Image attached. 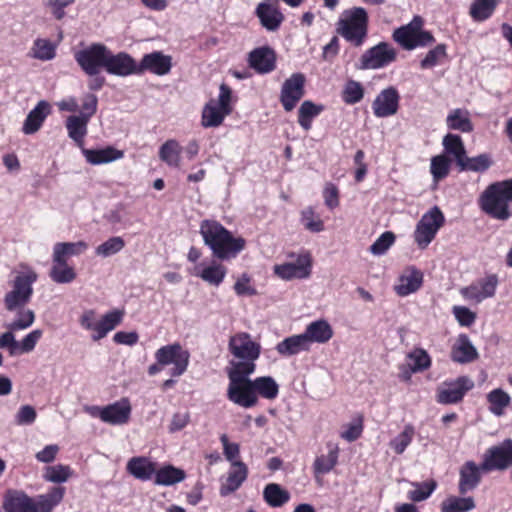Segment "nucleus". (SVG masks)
I'll return each instance as SVG.
<instances>
[{"instance_id": "nucleus-1", "label": "nucleus", "mask_w": 512, "mask_h": 512, "mask_svg": "<svg viewBox=\"0 0 512 512\" xmlns=\"http://www.w3.org/2000/svg\"><path fill=\"white\" fill-rule=\"evenodd\" d=\"M200 234L212 255L221 261L235 258L246 245L242 237H234L220 222L205 219L200 223Z\"/></svg>"}, {"instance_id": "nucleus-2", "label": "nucleus", "mask_w": 512, "mask_h": 512, "mask_svg": "<svg viewBox=\"0 0 512 512\" xmlns=\"http://www.w3.org/2000/svg\"><path fill=\"white\" fill-rule=\"evenodd\" d=\"M65 493V487L53 486L34 499L23 491H10L5 496L3 508L6 512H52L63 501Z\"/></svg>"}, {"instance_id": "nucleus-3", "label": "nucleus", "mask_w": 512, "mask_h": 512, "mask_svg": "<svg viewBox=\"0 0 512 512\" xmlns=\"http://www.w3.org/2000/svg\"><path fill=\"white\" fill-rule=\"evenodd\" d=\"M512 179L491 183L482 192L479 205L493 219L506 221L512 217Z\"/></svg>"}, {"instance_id": "nucleus-4", "label": "nucleus", "mask_w": 512, "mask_h": 512, "mask_svg": "<svg viewBox=\"0 0 512 512\" xmlns=\"http://www.w3.org/2000/svg\"><path fill=\"white\" fill-rule=\"evenodd\" d=\"M88 249L85 241L57 242L53 246L52 266L49 271L50 279L57 284L73 282L77 273L73 266L68 264L69 258L79 256Z\"/></svg>"}, {"instance_id": "nucleus-5", "label": "nucleus", "mask_w": 512, "mask_h": 512, "mask_svg": "<svg viewBox=\"0 0 512 512\" xmlns=\"http://www.w3.org/2000/svg\"><path fill=\"white\" fill-rule=\"evenodd\" d=\"M369 16L362 7L345 10L336 23V32L348 43L360 47L368 36Z\"/></svg>"}, {"instance_id": "nucleus-6", "label": "nucleus", "mask_w": 512, "mask_h": 512, "mask_svg": "<svg viewBox=\"0 0 512 512\" xmlns=\"http://www.w3.org/2000/svg\"><path fill=\"white\" fill-rule=\"evenodd\" d=\"M424 20L416 15L406 25H402L393 31L392 39L404 50L411 51L416 48H425L435 43L433 34L423 29Z\"/></svg>"}, {"instance_id": "nucleus-7", "label": "nucleus", "mask_w": 512, "mask_h": 512, "mask_svg": "<svg viewBox=\"0 0 512 512\" xmlns=\"http://www.w3.org/2000/svg\"><path fill=\"white\" fill-rule=\"evenodd\" d=\"M279 394V385L271 376H260L248 382L239 396L233 402L243 408H252L259 402V396L274 400Z\"/></svg>"}, {"instance_id": "nucleus-8", "label": "nucleus", "mask_w": 512, "mask_h": 512, "mask_svg": "<svg viewBox=\"0 0 512 512\" xmlns=\"http://www.w3.org/2000/svg\"><path fill=\"white\" fill-rule=\"evenodd\" d=\"M123 316V311L115 309L97 319L95 310L89 309L83 312L79 323L83 329L91 332L93 341H99L121 324Z\"/></svg>"}, {"instance_id": "nucleus-9", "label": "nucleus", "mask_w": 512, "mask_h": 512, "mask_svg": "<svg viewBox=\"0 0 512 512\" xmlns=\"http://www.w3.org/2000/svg\"><path fill=\"white\" fill-rule=\"evenodd\" d=\"M240 361L231 360L227 368V376L229 384L227 388V398L234 402L243 389L252 379L249 378L255 372L256 360L239 359Z\"/></svg>"}, {"instance_id": "nucleus-10", "label": "nucleus", "mask_w": 512, "mask_h": 512, "mask_svg": "<svg viewBox=\"0 0 512 512\" xmlns=\"http://www.w3.org/2000/svg\"><path fill=\"white\" fill-rule=\"evenodd\" d=\"M445 217L438 206L432 207L419 220L414 231V241L420 249H426L444 225Z\"/></svg>"}, {"instance_id": "nucleus-11", "label": "nucleus", "mask_w": 512, "mask_h": 512, "mask_svg": "<svg viewBox=\"0 0 512 512\" xmlns=\"http://www.w3.org/2000/svg\"><path fill=\"white\" fill-rule=\"evenodd\" d=\"M108 48L102 43H93L87 48L74 53V59L82 71L88 76L99 74L105 69Z\"/></svg>"}, {"instance_id": "nucleus-12", "label": "nucleus", "mask_w": 512, "mask_h": 512, "mask_svg": "<svg viewBox=\"0 0 512 512\" xmlns=\"http://www.w3.org/2000/svg\"><path fill=\"white\" fill-rule=\"evenodd\" d=\"M512 466V438L490 446L482 455L484 472L505 471Z\"/></svg>"}, {"instance_id": "nucleus-13", "label": "nucleus", "mask_w": 512, "mask_h": 512, "mask_svg": "<svg viewBox=\"0 0 512 512\" xmlns=\"http://www.w3.org/2000/svg\"><path fill=\"white\" fill-rule=\"evenodd\" d=\"M155 359L164 366L173 364L170 374L173 377H178L187 370L190 353L179 343H173L160 347L155 352Z\"/></svg>"}, {"instance_id": "nucleus-14", "label": "nucleus", "mask_w": 512, "mask_h": 512, "mask_svg": "<svg viewBox=\"0 0 512 512\" xmlns=\"http://www.w3.org/2000/svg\"><path fill=\"white\" fill-rule=\"evenodd\" d=\"M397 59V51L388 42H379L375 46L367 49L360 57V68L380 69L387 67Z\"/></svg>"}, {"instance_id": "nucleus-15", "label": "nucleus", "mask_w": 512, "mask_h": 512, "mask_svg": "<svg viewBox=\"0 0 512 512\" xmlns=\"http://www.w3.org/2000/svg\"><path fill=\"white\" fill-rule=\"evenodd\" d=\"M131 412V403L124 397L104 407H93L91 415L110 425H124L130 421Z\"/></svg>"}, {"instance_id": "nucleus-16", "label": "nucleus", "mask_w": 512, "mask_h": 512, "mask_svg": "<svg viewBox=\"0 0 512 512\" xmlns=\"http://www.w3.org/2000/svg\"><path fill=\"white\" fill-rule=\"evenodd\" d=\"M474 383L467 376H460L455 380L444 381L436 390V401L439 404H457L463 400Z\"/></svg>"}, {"instance_id": "nucleus-17", "label": "nucleus", "mask_w": 512, "mask_h": 512, "mask_svg": "<svg viewBox=\"0 0 512 512\" xmlns=\"http://www.w3.org/2000/svg\"><path fill=\"white\" fill-rule=\"evenodd\" d=\"M306 77L303 73H293L281 87L280 103L286 112H291L305 95Z\"/></svg>"}, {"instance_id": "nucleus-18", "label": "nucleus", "mask_w": 512, "mask_h": 512, "mask_svg": "<svg viewBox=\"0 0 512 512\" xmlns=\"http://www.w3.org/2000/svg\"><path fill=\"white\" fill-rule=\"evenodd\" d=\"M312 257L305 252L297 256L296 262H287L274 266V274L283 280L305 279L311 274Z\"/></svg>"}, {"instance_id": "nucleus-19", "label": "nucleus", "mask_w": 512, "mask_h": 512, "mask_svg": "<svg viewBox=\"0 0 512 512\" xmlns=\"http://www.w3.org/2000/svg\"><path fill=\"white\" fill-rule=\"evenodd\" d=\"M228 349L237 359L257 360L261 353L259 343L251 339L250 334L239 332L229 339Z\"/></svg>"}, {"instance_id": "nucleus-20", "label": "nucleus", "mask_w": 512, "mask_h": 512, "mask_svg": "<svg viewBox=\"0 0 512 512\" xmlns=\"http://www.w3.org/2000/svg\"><path fill=\"white\" fill-rule=\"evenodd\" d=\"M400 94L394 86L383 89L372 102V111L377 118H387L399 110Z\"/></svg>"}, {"instance_id": "nucleus-21", "label": "nucleus", "mask_w": 512, "mask_h": 512, "mask_svg": "<svg viewBox=\"0 0 512 512\" xmlns=\"http://www.w3.org/2000/svg\"><path fill=\"white\" fill-rule=\"evenodd\" d=\"M138 63L127 52H118L113 54L108 49L106 58L105 71L108 74L126 77L130 75H138Z\"/></svg>"}, {"instance_id": "nucleus-22", "label": "nucleus", "mask_w": 512, "mask_h": 512, "mask_svg": "<svg viewBox=\"0 0 512 512\" xmlns=\"http://www.w3.org/2000/svg\"><path fill=\"white\" fill-rule=\"evenodd\" d=\"M32 282L24 275L17 276L13 289L5 295L4 304L7 310L13 311L18 307L24 306L32 295Z\"/></svg>"}, {"instance_id": "nucleus-23", "label": "nucleus", "mask_w": 512, "mask_h": 512, "mask_svg": "<svg viewBox=\"0 0 512 512\" xmlns=\"http://www.w3.org/2000/svg\"><path fill=\"white\" fill-rule=\"evenodd\" d=\"M483 472L482 462L478 465L472 460L466 461L459 469V494L464 496L476 489L481 483Z\"/></svg>"}, {"instance_id": "nucleus-24", "label": "nucleus", "mask_w": 512, "mask_h": 512, "mask_svg": "<svg viewBox=\"0 0 512 512\" xmlns=\"http://www.w3.org/2000/svg\"><path fill=\"white\" fill-rule=\"evenodd\" d=\"M138 65V75L150 72L155 75H166L172 68L171 56L164 55L161 51H153L145 54Z\"/></svg>"}, {"instance_id": "nucleus-25", "label": "nucleus", "mask_w": 512, "mask_h": 512, "mask_svg": "<svg viewBox=\"0 0 512 512\" xmlns=\"http://www.w3.org/2000/svg\"><path fill=\"white\" fill-rule=\"evenodd\" d=\"M498 285V277L495 274L488 275L479 280L476 284H471L461 290L462 296L477 303L486 298L493 297Z\"/></svg>"}, {"instance_id": "nucleus-26", "label": "nucleus", "mask_w": 512, "mask_h": 512, "mask_svg": "<svg viewBox=\"0 0 512 512\" xmlns=\"http://www.w3.org/2000/svg\"><path fill=\"white\" fill-rule=\"evenodd\" d=\"M423 280L424 275L420 269L413 265L407 266L398 277L394 290L400 297L408 296L421 288Z\"/></svg>"}, {"instance_id": "nucleus-27", "label": "nucleus", "mask_w": 512, "mask_h": 512, "mask_svg": "<svg viewBox=\"0 0 512 512\" xmlns=\"http://www.w3.org/2000/svg\"><path fill=\"white\" fill-rule=\"evenodd\" d=\"M248 64L259 74L270 73L276 67V53L269 46L255 48L248 55Z\"/></svg>"}, {"instance_id": "nucleus-28", "label": "nucleus", "mask_w": 512, "mask_h": 512, "mask_svg": "<svg viewBox=\"0 0 512 512\" xmlns=\"http://www.w3.org/2000/svg\"><path fill=\"white\" fill-rule=\"evenodd\" d=\"M247 476L248 468L244 462H232L228 477L225 483H223L220 487V495L225 497L238 490L242 483L247 479Z\"/></svg>"}, {"instance_id": "nucleus-29", "label": "nucleus", "mask_w": 512, "mask_h": 512, "mask_svg": "<svg viewBox=\"0 0 512 512\" xmlns=\"http://www.w3.org/2000/svg\"><path fill=\"white\" fill-rule=\"evenodd\" d=\"M479 358L477 349L466 334H460L451 350V359L456 363H471Z\"/></svg>"}, {"instance_id": "nucleus-30", "label": "nucleus", "mask_w": 512, "mask_h": 512, "mask_svg": "<svg viewBox=\"0 0 512 512\" xmlns=\"http://www.w3.org/2000/svg\"><path fill=\"white\" fill-rule=\"evenodd\" d=\"M50 113V104L41 100L37 105L28 113L22 127V131L26 135L36 133L43 125L45 119Z\"/></svg>"}, {"instance_id": "nucleus-31", "label": "nucleus", "mask_w": 512, "mask_h": 512, "mask_svg": "<svg viewBox=\"0 0 512 512\" xmlns=\"http://www.w3.org/2000/svg\"><path fill=\"white\" fill-rule=\"evenodd\" d=\"M303 334L310 346L311 343H327L333 337L334 332L326 320L320 319L308 324Z\"/></svg>"}, {"instance_id": "nucleus-32", "label": "nucleus", "mask_w": 512, "mask_h": 512, "mask_svg": "<svg viewBox=\"0 0 512 512\" xmlns=\"http://www.w3.org/2000/svg\"><path fill=\"white\" fill-rule=\"evenodd\" d=\"M256 15L261 25L269 31L277 30L284 21L282 12L270 3H259L256 8Z\"/></svg>"}, {"instance_id": "nucleus-33", "label": "nucleus", "mask_w": 512, "mask_h": 512, "mask_svg": "<svg viewBox=\"0 0 512 512\" xmlns=\"http://www.w3.org/2000/svg\"><path fill=\"white\" fill-rule=\"evenodd\" d=\"M82 153L85 156L86 161L92 165L110 163L124 157V152L122 150H118L112 146H107L103 149L82 148Z\"/></svg>"}, {"instance_id": "nucleus-34", "label": "nucleus", "mask_w": 512, "mask_h": 512, "mask_svg": "<svg viewBox=\"0 0 512 512\" xmlns=\"http://www.w3.org/2000/svg\"><path fill=\"white\" fill-rule=\"evenodd\" d=\"M198 266L195 267L194 275L200 277L204 282L218 287L225 279L227 274V268L213 260L209 265L198 270Z\"/></svg>"}, {"instance_id": "nucleus-35", "label": "nucleus", "mask_w": 512, "mask_h": 512, "mask_svg": "<svg viewBox=\"0 0 512 512\" xmlns=\"http://www.w3.org/2000/svg\"><path fill=\"white\" fill-rule=\"evenodd\" d=\"M309 350L310 346L303 333L287 337L276 345V351L284 357H289L302 351Z\"/></svg>"}, {"instance_id": "nucleus-36", "label": "nucleus", "mask_w": 512, "mask_h": 512, "mask_svg": "<svg viewBox=\"0 0 512 512\" xmlns=\"http://www.w3.org/2000/svg\"><path fill=\"white\" fill-rule=\"evenodd\" d=\"M156 463L145 457H133L127 464L128 472L142 481L150 480L156 473Z\"/></svg>"}, {"instance_id": "nucleus-37", "label": "nucleus", "mask_w": 512, "mask_h": 512, "mask_svg": "<svg viewBox=\"0 0 512 512\" xmlns=\"http://www.w3.org/2000/svg\"><path fill=\"white\" fill-rule=\"evenodd\" d=\"M446 125L448 129L462 133H471L474 130L469 112L460 108L453 109L448 113Z\"/></svg>"}, {"instance_id": "nucleus-38", "label": "nucleus", "mask_w": 512, "mask_h": 512, "mask_svg": "<svg viewBox=\"0 0 512 512\" xmlns=\"http://www.w3.org/2000/svg\"><path fill=\"white\" fill-rule=\"evenodd\" d=\"M182 147L175 139L165 141L159 149V158L169 167L179 168L181 166Z\"/></svg>"}, {"instance_id": "nucleus-39", "label": "nucleus", "mask_w": 512, "mask_h": 512, "mask_svg": "<svg viewBox=\"0 0 512 512\" xmlns=\"http://www.w3.org/2000/svg\"><path fill=\"white\" fill-rule=\"evenodd\" d=\"M327 455L317 456L313 463L315 477L323 476L331 472L338 463L339 448L336 445H328Z\"/></svg>"}, {"instance_id": "nucleus-40", "label": "nucleus", "mask_w": 512, "mask_h": 512, "mask_svg": "<svg viewBox=\"0 0 512 512\" xmlns=\"http://www.w3.org/2000/svg\"><path fill=\"white\" fill-rule=\"evenodd\" d=\"M323 111L322 104H316L311 100L303 101L298 109V124L303 130L309 131L312 128L313 120Z\"/></svg>"}, {"instance_id": "nucleus-41", "label": "nucleus", "mask_w": 512, "mask_h": 512, "mask_svg": "<svg viewBox=\"0 0 512 512\" xmlns=\"http://www.w3.org/2000/svg\"><path fill=\"white\" fill-rule=\"evenodd\" d=\"M88 122L89 120L81 115H72L66 120L68 135L80 148H83L84 138L87 134Z\"/></svg>"}, {"instance_id": "nucleus-42", "label": "nucleus", "mask_w": 512, "mask_h": 512, "mask_svg": "<svg viewBox=\"0 0 512 512\" xmlns=\"http://www.w3.org/2000/svg\"><path fill=\"white\" fill-rule=\"evenodd\" d=\"M492 164L493 160L488 153L479 154L475 157H468L466 154L457 167L460 171L483 173L487 171Z\"/></svg>"}, {"instance_id": "nucleus-43", "label": "nucleus", "mask_w": 512, "mask_h": 512, "mask_svg": "<svg viewBox=\"0 0 512 512\" xmlns=\"http://www.w3.org/2000/svg\"><path fill=\"white\" fill-rule=\"evenodd\" d=\"M263 499L270 507H281L290 500V493L277 483H269L264 487Z\"/></svg>"}, {"instance_id": "nucleus-44", "label": "nucleus", "mask_w": 512, "mask_h": 512, "mask_svg": "<svg viewBox=\"0 0 512 512\" xmlns=\"http://www.w3.org/2000/svg\"><path fill=\"white\" fill-rule=\"evenodd\" d=\"M442 145L444 152L452 156L458 165L466 155V149L460 135L448 133L443 137Z\"/></svg>"}, {"instance_id": "nucleus-45", "label": "nucleus", "mask_w": 512, "mask_h": 512, "mask_svg": "<svg viewBox=\"0 0 512 512\" xmlns=\"http://www.w3.org/2000/svg\"><path fill=\"white\" fill-rule=\"evenodd\" d=\"M185 478L186 473L184 470L172 465H166L160 469H156L155 484L170 486L183 481Z\"/></svg>"}, {"instance_id": "nucleus-46", "label": "nucleus", "mask_w": 512, "mask_h": 512, "mask_svg": "<svg viewBox=\"0 0 512 512\" xmlns=\"http://www.w3.org/2000/svg\"><path fill=\"white\" fill-rule=\"evenodd\" d=\"M476 507L473 497L449 496L440 504L441 512H469Z\"/></svg>"}, {"instance_id": "nucleus-47", "label": "nucleus", "mask_w": 512, "mask_h": 512, "mask_svg": "<svg viewBox=\"0 0 512 512\" xmlns=\"http://www.w3.org/2000/svg\"><path fill=\"white\" fill-rule=\"evenodd\" d=\"M497 5V0H474L470 6L469 14L475 22H483L493 15Z\"/></svg>"}, {"instance_id": "nucleus-48", "label": "nucleus", "mask_w": 512, "mask_h": 512, "mask_svg": "<svg viewBox=\"0 0 512 512\" xmlns=\"http://www.w3.org/2000/svg\"><path fill=\"white\" fill-rule=\"evenodd\" d=\"M489 410L496 416H501L505 408L511 404V397L501 388L491 390L487 394Z\"/></svg>"}, {"instance_id": "nucleus-49", "label": "nucleus", "mask_w": 512, "mask_h": 512, "mask_svg": "<svg viewBox=\"0 0 512 512\" xmlns=\"http://www.w3.org/2000/svg\"><path fill=\"white\" fill-rule=\"evenodd\" d=\"M228 115V113H224L218 105H215L211 101L203 108L201 124L205 128L218 127L223 123L225 117Z\"/></svg>"}, {"instance_id": "nucleus-50", "label": "nucleus", "mask_w": 512, "mask_h": 512, "mask_svg": "<svg viewBox=\"0 0 512 512\" xmlns=\"http://www.w3.org/2000/svg\"><path fill=\"white\" fill-rule=\"evenodd\" d=\"M31 56L41 61L52 60L56 56V45L48 39L37 38L30 52Z\"/></svg>"}, {"instance_id": "nucleus-51", "label": "nucleus", "mask_w": 512, "mask_h": 512, "mask_svg": "<svg viewBox=\"0 0 512 512\" xmlns=\"http://www.w3.org/2000/svg\"><path fill=\"white\" fill-rule=\"evenodd\" d=\"M73 475L69 465L57 464L44 468L43 479L51 483H64Z\"/></svg>"}, {"instance_id": "nucleus-52", "label": "nucleus", "mask_w": 512, "mask_h": 512, "mask_svg": "<svg viewBox=\"0 0 512 512\" xmlns=\"http://www.w3.org/2000/svg\"><path fill=\"white\" fill-rule=\"evenodd\" d=\"M447 57V45L444 43L438 44L427 52L420 61V67L421 69H431L442 64Z\"/></svg>"}, {"instance_id": "nucleus-53", "label": "nucleus", "mask_w": 512, "mask_h": 512, "mask_svg": "<svg viewBox=\"0 0 512 512\" xmlns=\"http://www.w3.org/2000/svg\"><path fill=\"white\" fill-rule=\"evenodd\" d=\"M301 222L305 229L313 233H319L325 228L323 220L313 207H307L301 211Z\"/></svg>"}, {"instance_id": "nucleus-54", "label": "nucleus", "mask_w": 512, "mask_h": 512, "mask_svg": "<svg viewBox=\"0 0 512 512\" xmlns=\"http://www.w3.org/2000/svg\"><path fill=\"white\" fill-rule=\"evenodd\" d=\"M364 97L362 84L355 80H348L342 91V100L349 105L360 102Z\"/></svg>"}, {"instance_id": "nucleus-55", "label": "nucleus", "mask_w": 512, "mask_h": 512, "mask_svg": "<svg viewBox=\"0 0 512 512\" xmlns=\"http://www.w3.org/2000/svg\"><path fill=\"white\" fill-rule=\"evenodd\" d=\"M415 434L413 425H405L403 431L390 441V447L396 454H402L410 445Z\"/></svg>"}, {"instance_id": "nucleus-56", "label": "nucleus", "mask_w": 512, "mask_h": 512, "mask_svg": "<svg viewBox=\"0 0 512 512\" xmlns=\"http://www.w3.org/2000/svg\"><path fill=\"white\" fill-rule=\"evenodd\" d=\"M415 489L408 492V499L414 502H421L430 497L437 488V482L433 479L413 484Z\"/></svg>"}, {"instance_id": "nucleus-57", "label": "nucleus", "mask_w": 512, "mask_h": 512, "mask_svg": "<svg viewBox=\"0 0 512 512\" xmlns=\"http://www.w3.org/2000/svg\"><path fill=\"white\" fill-rule=\"evenodd\" d=\"M408 359L411 372H420L428 369L431 366V358L429 354L421 348L415 349L408 354Z\"/></svg>"}, {"instance_id": "nucleus-58", "label": "nucleus", "mask_w": 512, "mask_h": 512, "mask_svg": "<svg viewBox=\"0 0 512 512\" xmlns=\"http://www.w3.org/2000/svg\"><path fill=\"white\" fill-rule=\"evenodd\" d=\"M451 160L445 155H437L431 159L430 172L435 181L446 178L450 171Z\"/></svg>"}, {"instance_id": "nucleus-59", "label": "nucleus", "mask_w": 512, "mask_h": 512, "mask_svg": "<svg viewBox=\"0 0 512 512\" xmlns=\"http://www.w3.org/2000/svg\"><path fill=\"white\" fill-rule=\"evenodd\" d=\"M125 247V241L120 236H114L100 244L95 252L102 257H109L120 252Z\"/></svg>"}, {"instance_id": "nucleus-60", "label": "nucleus", "mask_w": 512, "mask_h": 512, "mask_svg": "<svg viewBox=\"0 0 512 512\" xmlns=\"http://www.w3.org/2000/svg\"><path fill=\"white\" fill-rule=\"evenodd\" d=\"M395 242V235L391 231L382 233L370 246L369 250L373 255L384 254Z\"/></svg>"}, {"instance_id": "nucleus-61", "label": "nucleus", "mask_w": 512, "mask_h": 512, "mask_svg": "<svg viewBox=\"0 0 512 512\" xmlns=\"http://www.w3.org/2000/svg\"><path fill=\"white\" fill-rule=\"evenodd\" d=\"M35 319L34 312L30 309H21L17 313V319L8 325L11 331L24 330L30 327Z\"/></svg>"}, {"instance_id": "nucleus-62", "label": "nucleus", "mask_w": 512, "mask_h": 512, "mask_svg": "<svg viewBox=\"0 0 512 512\" xmlns=\"http://www.w3.org/2000/svg\"><path fill=\"white\" fill-rule=\"evenodd\" d=\"M323 198L325 205L330 210L337 208L340 204V192L338 187L332 182H327L323 189Z\"/></svg>"}, {"instance_id": "nucleus-63", "label": "nucleus", "mask_w": 512, "mask_h": 512, "mask_svg": "<svg viewBox=\"0 0 512 512\" xmlns=\"http://www.w3.org/2000/svg\"><path fill=\"white\" fill-rule=\"evenodd\" d=\"M43 331L36 329L28 333L21 342H18V354L29 353L34 350L37 342L41 339Z\"/></svg>"}, {"instance_id": "nucleus-64", "label": "nucleus", "mask_w": 512, "mask_h": 512, "mask_svg": "<svg viewBox=\"0 0 512 512\" xmlns=\"http://www.w3.org/2000/svg\"><path fill=\"white\" fill-rule=\"evenodd\" d=\"M453 314L461 326L469 327L476 320V314L464 306H454Z\"/></svg>"}]
</instances>
